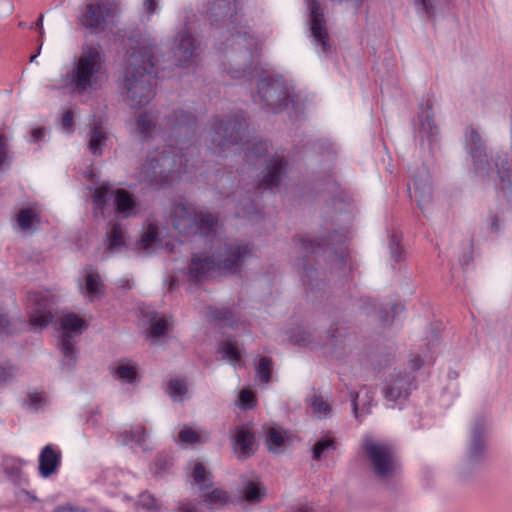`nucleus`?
Wrapping results in <instances>:
<instances>
[{
	"mask_svg": "<svg viewBox=\"0 0 512 512\" xmlns=\"http://www.w3.org/2000/svg\"><path fill=\"white\" fill-rule=\"evenodd\" d=\"M136 130L143 138L156 135L159 132L158 119L155 121L153 115L148 112L139 114L136 120Z\"/></svg>",
	"mask_w": 512,
	"mask_h": 512,
	"instance_id": "c756f323",
	"label": "nucleus"
},
{
	"mask_svg": "<svg viewBox=\"0 0 512 512\" xmlns=\"http://www.w3.org/2000/svg\"><path fill=\"white\" fill-rule=\"evenodd\" d=\"M334 237L341 238L342 235L334 233L333 236L322 237L320 241H314L305 235H297L293 239L296 253L299 255L295 265L302 270L301 279L307 292H320L325 285L320 278V272L312 263V256L332 251Z\"/></svg>",
	"mask_w": 512,
	"mask_h": 512,
	"instance_id": "423d86ee",
	"label": "nucleus"
},
{
	"mask_svg": "<svg viewBox=\"0 0 512 512\" xmlns=\"http://www.w3.org/2000/svg\"><path fill=\"white\" fill-rule=\"evenodd\" d=\"M487 422L484 417H477L471 427L467 456L472 465L480 464L487 456Z\"/></svg>",
	"mask_w": 512,
	"mask_h": 512,
	"instance_id": "aec40b11",
	"label": "nucleus"
},
{
	"mask_svg": "<svg viewBox=\"0 0 512 512\" xmlns=\"http://www.w3.org/2000/svg\"><path fill=\"white\" fill-rule=\"evenodd\" d=\"M8 153V138L0 133V167L6 162Z\"/></svg>",
	"mask_w": 512,
	"mask_h": 512,
	"instance_id": "e2e57ef3",
	"label": "nucleus"
},
{
	"mask_svg": "<svg viewBox=\"0 0 512 512\" xmlns=\"http://www.w3.org/2000/svg\"><path fill=\"white\" fill-rule=\"evenodd\" d=\"M147 440V432L143 426H135L130 430H125L118 434L117 442L121 445H129L131 443H135L137 447H139L142 451H147L148 446L146 443Z\"/></svg>",
	"mask_w": 512,
	"mask_h": 512,
	"instance_id": "bb28decb",
	"label": "nucleus"
},
{
	"mask_svg": "<svg viewBox=\"0 0 512 512\" xmlns=\"http://www.w3.org/2000/svg\"><path fill=\"white\" fill-rule=\"evenodd\" d=\"M330 345L335 348H343L344 338L346 337V329L339 327L337 323H333L327 331Z\"/></svg>",
	"mask_w": 512,
	"mask_h": 512,
	"instance_id": "49530a36",
	"label": "nucleus"
},
{
	"mask_svg": "<svg viewBox=\"0 0 512 512\" xmlns=\"http://www.w3.org/2000/svg\"><path fill=\"white\" fill-rule=\"evenodd\" d=\"M37 218L36 213L31 208H23L17 214V223L22 230H28Z\"/></svg>",
	"mask_w": 512,
	"mask_h": 512,
	"instance_id": "09e8293b",
	"label": "nucleus"
},
{
	"mask_svg": "<svg viewBox=\"0 0 512 512\" xmlns=\"http://www.w3.org/2000/svg\"><path fill=\"white\" fill-rule=\"evenodd\" d=\"M255 104L262 109L278 113L294 106V97L290 94L284 79L279 75H265L257 80V91L252 94Z\"/></svg>",
	"mask_w": 512,
	"mask_h": 512,
	"instance_id": "1a4fd4ad",
	"label": "nucleus"
},
{
	"mask_svg": "<svg viewBox=\"0 0 512 512\" xmlns=\"http://www.w3.org/2000/svg\"><path fill=\"white\" fill-rule=\"evenodd\" d=\"M266 444L269 451L281 453L285 444V437L280 430L270 427L266 434Z\"/></svg>",
	"mask_w": 512,
	"mask_h": 512,
	"instance_id": "58836bf2",
	"label": "nucleus"
},
{
	"mask_svg": "<svg viewBox=\"0 0 512 512\" xmlns=\"http://www.w3.org/2000/svg\"><path fill=\"white\" fill-rule=\"evenodd\" d=\"M61 124L63 129L68 132L73 131V112L71 110H67L64 112L61 120Z\"/></svg>",
	"mask_w": 512,
	"mask_h": 512,
	"instance_id": "0e129e2a",
	"label": "nucleus"
},
{
	"mask_svg": "<svg viewBox=\"0 0 512 512\" xmlns=\"http://www.w3.org/2000/svg\"><path fill=\"white\" fill-rule=\"evenodd\" d=\"M467 151L471 157L474 175L483 183L494 182L496 188L503 191L512 187V148L496 150L488 160L486 147L479 133L471 129L467 136Z\"/></svg>",
	"mask_w": 512,
	"mask_h": 512,
	"instance_id": "7ed1b4c3",
	"label": "nucleus"
},
{
	"mask_svg": "<svg viewBox=\"0 0 512 512\" xmlns=\"http://www.w3.org/2000/svg\"><path fill=\"white\" fill-rule=\"evenodd\" d=\"M488 229L492 233H498L500 231L499 217L497 214H492V213L489 214Z\"/></svg>",
	"mask_w": 512,
	"mask_h": 512,
	"instance_id": "69168bd1",
	"label": "nucleus"
},
{
	"mask_svg": "<svg viewBox=\"0 0 512 512\" xmlns=\"http://www.w3.org/2000/svg\"><path fill=\"white\" fill-rule=\"evenodd\" d=\"M219 351L222 353L223 358L229 360L232 363H236L241 360V353L236 342L227 341L222 343L219 347Z\"/></svg>",
	"mask_w": 512,
	"mask_h": 512,
	"instance_id": "de8ad7c7",
	"label": "nucleus"
},
{
	"mask_svg": "<svg viewBox=\"0 0 512 512\" xmlns=\"http://www.w3.org/2000/svg\"><path fill=\"white\" fill-rule=\"evenodd\" d=\"M168 331V322L165 318L156 319L151 322L149 334L153 338L163 337Z\"/></svg>",
	"mask_w": 512,
	"mask_h": 512,
	"instance_id": "603ef678",
	"label": "nucleus"
},
{
	"mask_svg": "<svg viewBox=\"0 0 512 512\" xmlns=\"http://www.w3.org/2000/svg\"><path fill=\"white\" fill-rule=\"evenodd\" d=\"M172 466L173 458L166 453H160L157 455L154 461L153 474L155 476H162L163 474L169 472Z\"/></svg>",
	"mask_w": 512,
	"mask_h": 512,
	"instance_id": "a18cd8bd",
	"label": "nucleus"
},
{
	"mask_svg": "<svg viewBox=\"0 0 512 512\" xmlns=\"http://www.w3.org/2000/svg\"><path fill=\"white\" fill-rule=\"evenodd\" d=\"M337 448V443L331 435L320 437L312 447V458L315 461H320L325 457L326 453L334 451Z\"/></svg>",
	"mask_w": 512,
	"mask_h": 512,
	"instance_id": "72a5a7b5",
	"label": "nucleus"
},
{
	"mask_svg": "<svg viewBox=\"0 0 512 512\" xmlns=\"http://www.w3.org/2000/svg\"><path fill=\"white\" fill-rule=\"evenodd\" d=\"M268 152V142L264 140H257L250 143L246 148L247 158H260Z\"/></svg>",
	"mask_w": 512,
	"mask_h": 512,
	"instance_id": "8fccbe9b",
	"label": "nucleus"
},
{
	"mask_svg": "<svg viewBox=\"0 0 512 512\" xmlns=\"http://www.w3.org/2000/svg\"><path fill=\"white\" fill-rule=\"evenodd\" d=\"M189 170L184 147L168 145L150 152L141 169L144 181L156 187L169 185L181 172Z\"/></svg>",
	"mask_w": 512,
	"mask_h": 512,
	"instance_id": "39448f33",
	"label": "nucleus"
},
{
	"mask_svg": "<svg viewBox=\"0 0 512 512\" xmlns=\"http://www.w3.org/2000/svg\"><path fill=\"white\" fill-rule=\"evenodd\" d=\"M207 317L211 321L218 322L228 327H233L236 323L235 315L228 307L209 306L207 308Z\"/></svg>",
	"mask_w": 512,
	"mask_h": 512,
	"instance_id": "7c9ffc66",
	"label": "nucleus"
},
{
	"mask_svg": "<svg viewBox=\"0 0 512 512\" xmlns=\"http://www.w3.org/2000/svg\"><path fill=\"white\" fill-rule=\"evenodd\" d=\"M203 12L211 26L226 29L223 70L233 79H251L254 72L253 48L256 44L251 29L242 25L240 0H205Z\"/></svg>",
	"mask_w": 512,
	"mask_h": 512,
	"instance_id": "f257e3e1",
	"label": "nucleus"
},
{
	"mask_svg": "<svg viewBox=\"0 0 512 512\" xmlns=\"http://www.w3.org/2000/svg\"><path fill=\"white\" fill-rule=\"evenodd\" d=\"M60 351L63 356L62 367L71 370L77 361V348L74 338L86 329L83 319L74 313H68L61 318Z\"/></svg>",
	"mask_w": 512,
	"mask_h": 512,
	"instance_id": "4468645a",
	"label": "nucleus"
},
{
	"mask_svg": "<svg viewBox=\"0 0 512 512\" xmlns=\"http://www.w3.org/2000/svg\"><path fill=\"white\" fill-rule=\"evenodd\" d=\"M419 109L420 132L424 134L430 142L434 141L439 133V129L434 120L433 104L430 100H426V102L420 104Z\"/></svg>",
	"mask_w": 512,
	"mask_h": 512,
	"instance_id": "a878e982",
	"label": "nucleus"
},
{
	"mask_svg": "<svg viewBox=\"0 0 512 512\" xmlns=\"http://www.w3.org/2000/svg\"><path fill=\"white\" fill-rule=\"evenodd\" d=\"M25 463L20 459H7L4 462V472L12 478H18L21 473V466Z\"/></svg>",
	"mask_w": 512,
	"mask_h": 512,
	"instance_id": "864d4df0",
	"label": "nucleus"
},
{
	"mask_svg": "<svg viewBox=\"0 0 512 512\" xmlns=\"http://www.w3.org/2000/svg\"><path fill=\"white\" fill-rule=\"evenodd\" d=\"M102 68L99 49L93 45L84 48L69 73L71 86L78 93L96 90Z\"/></svg>",
	"mask_w": 512,
	"mask_h": 512,
	"instance_id": "6e6552de",
	"label": "nucleus"
},
{
	"mask_svg": "<svg viewBox=\"0 0 512 512\" xmlns=\"http://www.w3.org/2000/svg\"><path fill=\"white\" fill-rule=\"evenodd\" d=\"M373 310L378 312L381 325L388 326L392 324L396 315L404 310V306L400 303H390L386 306H378L375 301L367 299Z\"/></svg>",
	"mask_w": 512,
	"mask_h": 512,
	"instance_id": "c85d7f7f",
	"label": "nucleus"
},
{
	"mask_svg": "<svg viewBox=\"0 0 512 512\" xmlns=\"http://www.w3.org/2000/svg\"><path fill=\"white\" fill-rule=\"evenodd\" d=\"M107 136L100 125H94L90 132V138L88 142V148L90 152L95 156L102 155V148L105 145Z\"/></svg>",
	"mask_w": 512,
	"mask_h": 512,
	"instance_id": "f704fd0d",
	"label": "nucleus"
},
{
	"mask_svg": "<svg viewBox=\"0 0 512 512\" xmlns=\"http://www.w3.org/2000/svg\"><path fill=\"white\" fill-rule=\"evenodd\" d=\"M159 132L177 145L189 141L196 132L197 117L180 107L167 108L158 119Z\"/></svg>",
	"mask_w": 512,
	"mask_h": 512,
	"instance_id": "9d476101",
	"label": "nucleus"
},
{
	"mask_svg": "<svg viewBox=\"0 0 512 512\" xmlns=\"http://www.w3.org/2000/svg\"><path fill=\"white\" fill-rule=\"evenodd\" d=\"M54 296L49 291H32L27 294V314L35 329L47 327L54 318Z\"/></svg>",
	"mask_w": 512,
	"mask_h": 512,
	"instance_id": "f3484780",
	"label": "nucleus"
},
{
	"mask_svg": "<svg viewBox=\"0 0 512 512\" xmlns=\"http://www.w3.org/2000/svg\"><path fill=\"white\" fill-rule=\"evenodd\" d=\"M175 65L178 67L193 66L200 55V42L194 37L187 23L179 27L168 43Z\"/></svg>",
	"mask_w": 512,
	"mask_h": 512,
	"instance_id": "2eb2a0df",
	"label": "nucleus"
},
{
	"mask_svg": "<svg viewBox=\"0 0 512 512\" xmlns=\"http://www.w3.org/2000/svg\"><path fill=\"white\" fill-rule=\"evenodd\" d=\"M255 437L246 426H238L233 435V448L239 459H247L255 452Z\"/></svg>",
	"mask_w": 512,
	"mask_h": 512,
	"instance_id": "b1692460",
	"label": "nucleus"
},
{
	"mask_svg": "<svg viewBox=\"0 0 512 512\" xmlns=\"http://www.w3.org/2000/svg\"><path fill=\"white\" fill-rule=\"evenodd\" d=\"M112 200L115 213L121 218L134 217L139 211V202L136 197L125 189H112L109 186H100L95 189L93 201L95 207L104 210L108 202Z\"/></svg>",
	"mask_w": 512,
	"mask_h": 512,
	"instance_id": "ddd939ff",
	"label": "nucleus"
},
{
	"mask_svg": "<svg viewBox=\"0 0 512 512\" xmlns=\"http://www.w3.org/2000/svg\"><path fill=\"white\" fill-rule=\"evenodd\" d=\"M16 374L17 369L14 366H0V387L11 382Z\"/></svg>",
	"mask_w": 512,
	"mask_h": 512,
	"instance_id": "4d7b16f0",
	"label": "nucleus"
},
{
	"mask_svg": "<svg viewBox=\"0 0 512 512\" xmlns=\"http://www.w3.org/2000/svg\"><path fill=\"white\" fill-rule=\"evenodd\" d=\"M243 498L249 503H259L265 497V488L260 482L248 481L242 490Z\"/></svg>",
	"mask_w": 512,
	"mask_h": 512,
	"instance_id": "c9c22d12",
	"label": "nucleus"
},
{
	"mask_svg": "<svg viewBox=\"0 0 512 512\" xmlns=\"http://www.w3.org/2000/svg\"><path fill=\"white\" fill-rule=\"evenodd\" d=\"M191 477L193 478L194 482L200 486L201 491L212 486L211 473L207 471L201 462H196L194 464Z\"/></svg>",
	"mask_w": 512,
	"mask_h": 512,
	"instance_id": "e433bc0d",
	"label": "nucleus"
},
{
	"mask_svg": "<svg viewBox=\"0 0 512 512\" xmlns=\"http://www.w3.org/2000/svg\"><path fill=\"white\" fill-rule=\"evenodd\" d=\"M113 373L116 378L129 384L136 382L138 377L137 366L127 360H120Z\"/></svg>",
	"mask_w": 512,
	"mask_h": 512,
	"instance_id": "2f4dec72",
	"label": "nucleus"
},
{
	"mask_svg": "<svg viewBox=\"0 0 512 512\" xmlns=\"http://www.w3.org/2000/svg\"><path fill=\"white\" fill-rule=\"evenodd\" d=\"M417 10L423 13L428 19L434 20L435 18V5L434 0H414Z\"/></svg>",
	"mask_w": 512,
	"mask_h": 512,
	"instance_id": "5fc2aeb1",
	"label": "nucleus"
},
{
	"mask_svg": "<svg viewBox=\"0 0 512 512\" xmlns=\"http://www.w3.org/2000/svg\"><path fill=\"white\" fill-rule=\"evenodd\" d=\"M178 438L182 443L194 444L200 440V435L193 429L184 426L183 429L179 432Z\"/></svg>",
	"mask_w": 512,
	"mask_h": 512,
	"instance_id": "6e6d98bb",
	"label": "nucleus"
},
{
	"mask_svg": "<svg viewBox=\"0 0 512 512\" xmlns=\"http://www.w3.org/2000/svg\"><path fill=\"white\" fill-rule=\"evenodd\" d=\"M188 388L184 379H171L167 384L166 392L174 401H181Z\"/></svg>",
	"mask_w": 512,
	"mask_h": 512,
	"instance_id": "a19ab883",
	"label": "nucleus"
},
{
	"mask_svg": "<svg viewBox=\"0 0 512 512\" xmlns=\"http://www.w3.org/2000/svg\"><path fill=\"white\" fill-rule=\"evenodd\" d=\"M416 388L415 377L406 371H394L385 380L383 395L387 401L405 400Z\"/></svg>",
	"mask_w": 512,
	"mask_h": 512,
	"instance_id": "412c9836",
	"label": "nucleus"
},
{
	"mask_svg": "<svg viewBox=\"0 0 512 512\" xmlns=\"http://www.w3.org/2000/svg\"><path fill=\"white\" fill-rule=\"evenodd\" d=\"M61 451L54 445L44 446L39 454L38 471L43 478H48L57 473L61 465Z\"/></svg>",
	"mask_w": 512,
	"mask_h": 512,
	"instance_id": "5701e85b",
	"label": "nucleus"
},
{
	"mask_svg": "<svg viewBox=\"0 0 512 512\" xmlns=\"http://www.w3.org/2000/svg\"><path fill=\"white\" fill-rule=\"evenodd\" d=\"M170 218L173 228L183 236L199 235L208 238L216 235L218 218L208 211L196 210L188 204L176 203L171 208Z\"/></svg>",
	"mask_w": 512,
	"mask_h": 512,
	"instance_id": "0eeeda50",
	"label": "nucleus"
},
{
	"mask_svg": "<svg viewBox=\"0 0 512 512\" xmlns=\"http://www.w3.org/2000/svg\"><path fill=\"white\" fill-rule=\"evenodd\" d=\"M43 402H44V398L41 394H39V393L29 394L30 406L33 407L34 409H38L42 405Z\"/></svg>",
	"mask_w": 512,
	"mask_h": 512,
	"instance_id": "774afa93",
	"label": "nucleus"
},
{
	"mask_svg": "<svg viewBox=\"0 0 512 512\" xmlns=\"http://www.w3.org/2000/svg\"><path fill=\"white\" fill-rule=\"evenodd\" d=\"M158 77V69L152 51L138 48L131 51L127 58L124 76L126 100L132 107L147 105L155 93L154 78Z\"/></svg>",
	"mask_w": 512,
	"mask_h": 512,
	"instance_id": "20e7f679",
	"label": "nucleus"
},
{
	"mask_svg": "<svg viewBox=\"0 0 512 512\" xmlns=\"http://www.w3.org/2000/svg\"><path fill=\"white\" fill-rule=\"evenodd\" d=\"M137 504L147 512H162L165 510L163 503L148 491L139 494Z\"/></svg>",
	"mask_w": 512,
	"mask_h": 512,
	"instance_id": "4c0bfd02",
	"label": "nucleus"
},
{
	"mask_svg": "<svg viewBox=\"0 0 512 512\" xmlns=\"http://www.w3.org/2000/svg\"><path fill=\"white\" fill-rule=\"evenodd\" d=\"M173 512H200L198 504L189 499L179 500Z\"/></svg>",
	"mask_w": 512,
	"mask_h": 512,
	"instance_id": "13d9d810",
	"label": "nucleus"
},
{
	"mask_svg": "<svg viewBox=\"0 0 512 512\" xmlns=\"http://www.w3.org/2000/svg\"><path fill=\"white\" fill-rule=\"evenodd\" d=\"M389 250L391 257L395 262H401L404 259V250L401 246V236L394 233L390 237Z\"/></svg>",
	"mask_w": 512,
	"mask_h": 512,
	"instance_id": "3c124183",
	"label": "nucleus"
},
{
	"mask_svg": "<svg viewBox=\"0 0 512 512\" xmlns=\"http://www.w3.org/2000/svg\"><path fill=\"white\" fill-rule=\"evenodd\" d=\"M362 449L379 480H389L399 474L401 465L396 451L390 445L366 438Z\"/></svg>",
	"mask_w": 512,
	"mask_h": 512,
	"instance_id": "f8f14e48",
	"label": "nucleus"
},
{
	"mask_svg": "<svg viewBox=\"0 0 512 512\" xmlns=\"http://www.w3.org/2000/svg\"><path fill=\"white\" fill-rule=\"evenodd\" d=\"M126 245L124 231L120 223H113L106 232L105 252L109 254L119 253Z\"/></svg>",
	"mask_w": 512,
	"mask_h": 512,
	"instance_id": "cd10ccee",
	"label": "nucleus"
},
{
	"mask_svg": "<svg viewBox=\"0 0 512 512\" xmlns=\"http://www.w3.org/2000/svg\"><path fill=\"white\" fill-rule=\"evenodd\" d=\"M306 401L312 408L313 413L319 415V417L326 416L331 410L329 403L316 393L308 396Z\"/></svg>",
	"mask_w": 512,
	"mask_h": 512,
	"instance_id": "37998d69",
	"label": "nucleus"
},
{
	"mask_svg": "<svg viewBox=\"0 0 512 512\" xmlns=\"http://www.w3.org/2000/svg\"><path fill=\"white\" fill-rule=\"evenodd\" d=\"M159 0H145L143 2L144 11L148 16L154 14L158 8Z\"/></svg>",
	"mask_w": 512,
	"mask_h": 512,
	"instance_id": "338daca9",
	"label": "nucleus"
},
{
	"mask_svg": "<svg viewBox=\"0 0 512 512\" xmlns=\"http://www.w3.org/2000/svg\"><path fill=\"white\" fill-rule=\"evenodd\" d=\"M255 399L251 391L242 390L239 394L240 407L247 410L251 409L254 405Z\"/></svg>",
	"mask_w": 512,
	"mask_h": 512,
	"instance_id": "bf43d9fd",
	"label": "nucleus"
},
{
	"mask_svg": "<svg viewBox=\"0 0 512 512\" xmlns=\"http://www.w3.org/2000/svg\"><path fill=\"white\" fill-rule=\"evenodd\" d=\"M81 290L86 291L91 300L101 297L103 294V284L100 275L97 272H89L85 276V285L79 284Z\"/></svg>",
	"mask_w": 512,
	"mask_h": 512,
	"instance_id": "473e14b6",
	"label": "nucleus"
},
{
	"mask_svg": "<svg viewBox=\"0 0 512 512\" xmlns=\"http://www.w3.org/2000/svg\"><path fill=\"white\" fill-rule=\"evenodd\" d=\"M273 361L270 357L262 356L256 365V375L261 383H268L271 379Z\"/></svg>",
	"mask_w": 512,
	"mask_h": 512,
	"instance_id": "79ce46f5",
	"label": "nucleus"
},
{
	"mask_svg": "<svg viewBox=\"0 0 512 512\" xmlns=\"http://www.w3.org/2000/svg\"><path fill=\"white\" fill-rule=\"evenodd\" d=\"M309 30L313 43L327 56L331 51L324 10L318 0H307Z\"/></svg>",
	"mask_w": 512,
	"mask_h": 512,
	"instance_id": "a211bd4d",
	"label": "nucleus"
},
{
	"mask_svg": "<svg viewBox=\"0 0 512 512\" xmlns=\"http://www.w3.org/2000/svg\"><path fill=\"white\" fill-rule=\"evenodd\" d=\"M114 15L113 4L108 0H91L80 15L81 24L92 33L101 32Z\"/></svg>",
	"mask_w": 512,
	"mask_h": 512,
	"instance_id": "6ab92c4d",
	"label": "nucleus"
},
{
	"mask_svg": "<svg viewBox=\"0 0 512 512\" xmlns=\"http://www.w3.org/2000/svg\"><path fill=\"white\" fill-rule=\"evenodd\" d=\"M202 498L204 503H206L210 508H214L215 506L226 504L229 497L227 492L216 488L211 492L204 493Z\"/></svg>",
	"mask_w": 512,
	"mask_h": 512,
	"instance_id": "c03bdc74",
	"label": "nucleus"
},
{
	"mask_svg": "<svg viewBox=\"0 0 512 512\" xmlns=\"http://www.w3.org/2000/svg\"><path fill=\"white\" fill-rule=\"evenodd\" d=\"M288 166L289 163L284 156L275 154L267 159L261 180L253 182L251 187L247 189L237 187L231 195L223 191L227 184L233 183L234 175L232 172L222 173L217 187L220 194L225 198H232L233 201L237 200L235 206L236 217L258 221L262 217L258 198L265 191L279 186L283 177L287 174Z\"/></svg>",
	"mask_w": 512,
	"mask_h": 512,
	"instance_id": "f03ea898",
	"label": "nucleus"
},
{
	"mask_svg": "<svg viewBox=\"0 0 512 512\" xmlns=\"http://www.w3.org/2000/svg\"><path fill=\"white\" fill-rule=\"evenodd\" d=\"M215 270H218V265L214 255L209 256L203 253H195L192 255L188 266V273L192 280H202L211 271Z\"/></svg>",
	"mask_w": 512,
	"mask_h": 512,
	"instance_id": "393cba45",
	"label": "nucleus"
},
{
	"mask_svg": "<svg viewBox=\"0 0 512 512\" xmlns=\"http://www.w3.org/2000/svg\"><path fill=\"white\" fill-rule=\"evenodd\" d=\"M409 195L414 200L418 208L424 212L425 207L432 200V186L427 174L423 176H413L412 183L408 184Z\"/></svg>",
	"mask_w": 512,
	"mask_h": 512,
	"instance_id": "4be33fe9",
	"label": "nucleus"
},
{
	"mask_svg": "<svg viewBox=\"0 0 512 512\" xmlns=\"http://www.w3.org/2000/svg\"><path fill=\"white\" fill-rule=\"evenodd\" d=\"M247 128L248 123L241 113L226 118L215 116L211 122L209 139L214 148L224 152L243 141Z\"/></svg>",
	"mask_w": 512,
	"mask_h": 512,
	"instance_id": "9b49d317",
	"label": "nucleus"
},
{
	"mask_svg": "<svg viewBox=\"0 0 512 512\" xmlns=\"http://www.w3.org/2000/svg\"><path fill=\"white\" fill-rule=\"evenodd\" d=\"M11 323L5 313L0 312V335H11Z\"/></svg>",
	"mask_w": 512,
	"mask_h": 512,
	"instance_id": "680f3d73",
	"label": "nucleus"
},
{
	"mask_svg": "<svg viewBox=\"0 0 512 512\" xmlns=\"http://www.w3.org/2000/svg\"><path fill=\"white\" fill-rule=\"evenodd\" d=\"M252 255V247L239 240L225 241L214 255L218 271L223 274H236Z\"/></svg>",
	"mask_w": 512,
	"mask_h": 512,
	"instance_id": "dca6fc26",
	"label": "nucleus"
},
{
	"mask_svg": "<svg viewBox=\"0 0 512 512\" xmlns=\"http://www.w3.org/2000/svg\"><path fill=\"white\" fill-rule=\"evenodd\" d=\"M159 242L158 228L155 224H150L139 241V247L145 251H150Z\"/></svg>",
	"mask_w": 512,
	"mask_h": 512,
	"instance_id": "ea45409f",
	"label": "nucleus"
},
{
	"mask_svg": "<svg viewBox=\"0 0 512 512\" xmlns=\"http://www.w3.org/2000/svg\"><path fill=\"white\" fill-rule=\"evenodd\" d=\"M294 343L299 346H308L312 343V335L309 331L301 330L293 337Z\"/></svg>",
	"mask_w": 512,
	"mask_h": 512,
	"instance_id": "052dcab7",
	"label": "nucleus"
}]
</instances>
